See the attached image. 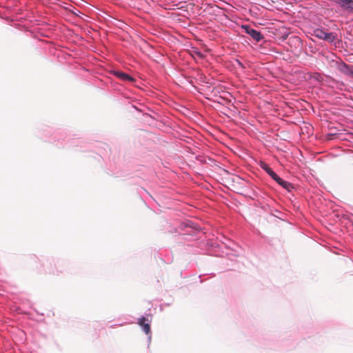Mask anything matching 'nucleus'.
<instances>
[{
  "label": "nucleus",
  "instance_id": "1",
  "mask_svg": "<svg viewBox=\"0 0 353 353\" xmlns=\"http://www.w3.org/2000/svg\"><path fill=\"white\" fill-rule=\"evenodd\" d=\"M314 35L317 38L327 41L331 43L336 39V34L333 32H327L321 28L314 30Z\"/></svg>",
  "mask_w": 353,
  "mask_h": 353
},
{
  "label": "nucleus",
  "instance_id": "2",
  "mask_svg": "<svg viewBox=\"0 0 353 353\" xmlns=\"http://www.w3.org/2000/svg\"><path fill=\"white\" fill-rule=\"evenodd\" d=\"M245 32L250 36H251L253 38V39H254L255 41H259L260 40H261L263 39V37H262L261 32H259V31H257L254 29H252L248 26L245 27Z\"/></svg>",
  "mask_w": 353,
  "mask_h": 353
},
{
  "label": "nucleus",
  "instance_id": "3",
  "mask_svg": "<svg viewBox=\"0 0 353 353\" xmlns=\"http://www.w3.org/2000/svg\"><path fill=\"white\" fill-rule=\"evenodd\" d=\"M148 322V319L145 316L140 318L138 321L139 325L142 327L146 334L150 333V325Z\"/></svg>",
  "mask_w": 353,
  "mask_h": 353
},
{
  "label": "nucleus",
  "instance_id": "4",
  "mask_svg": "<svg viewBox=\"0 0 353 353\" xmlns=\"http://www.w3.org/2000/svg\"><path fill=\"white\" fill-rule=\"evenodd\" d=\"M341 8L347 10H353V0H334Z\"/></svg>",
  "mask_w": 353,
  "mask_h": 353
},
{
  "label": "nucleus",
  "instance_id": "5",
  "mask_svg": "<svg viewBox=\"0 0 353 353\" xmlns=\"http://www.w3.org/2000/svg\"><path fill=\"white\" fill-rule=\"evenodd\" d=\"M114 75L124 81L133 82L134 81L133 77L123 72H114Z\"/></svg>",
  "mask_w": 353,
  "mask_h": 353
},
{
  "label": "nucleus",
  "instance_id": "6",
  "mask_svg": "<svg viewBox=\"0 0 353 353\" xmlns=\"http://www.w3.org/2000/svg\"><path fill=\"white\" fill-rule=\"evenodd\" d=\"M260 165L263 170H264L271 177L275 176V172L269 167V165L264 163L261 162Z\"/></svg>",
  "mask_w": 353,
  "mask_h": 353
},
{
  "label": "nucleus",
  "instance_id": "7",
  "mask_svg": "<svg viewBox=\"0 0 353 353\" xmlns=\"http://www.w3.org/2000/svg\"><path fill=\"white\" fill-rule=\"evenodd\" d=\"M279 184L281 185L283 188L288 190V191H290L291 188H293L292 183L285 181L283 179L281 181V182L279 183Z\"/></svg>",
  "mask_w": 353,
  "mask_h": 353
},
{
  "label": "nucleus",
  "instance_id": "8",
  "mask_svg": "<svg viewBox=\"0 0 353 353\" xmlns=\"http://www.w3.org/2000/svg\"><path fill=\"white\" fill-rule=\"evenodd\" d=\"M272 178L275 181H276L278 183L279 182H281V181L282 180L281 178H280L276 174H275V176H272Z\"/></svg>",
  "mask_w": 353,
  "mask_h": 353
},
{
  "label": "nucleus",
  "instance_id": "9",
  "mask_svg": "<svg viewBox=\"0 0 353 353\" xmlns=\"http://www.w3.org/2000/svg\"><path fill=\"white\" fill-rule=\"evenodd\" d=\"M350 74L353 77V70L350 71Z\"/></svg>",
  "mask_w": 353,
  "mask_h": 353
}]
</instances>
